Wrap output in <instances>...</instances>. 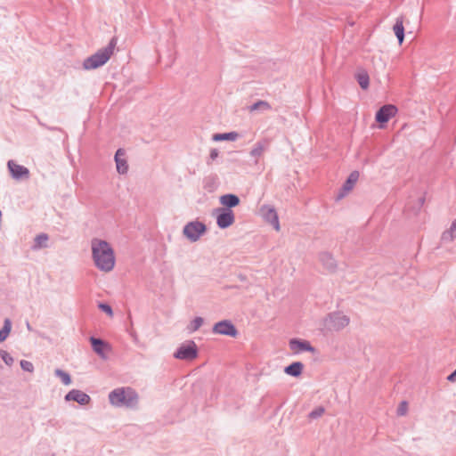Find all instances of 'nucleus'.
I'll list each match as a JSON object with an SVG mask.
<instances>
[{"mask_svg":"<svg viewBox=\"0 0 456 456\" xmlns=\"http://www.w3.org/2000/svg\"><path fill=\"white\" fill-rule=\"evenodd\" d=\"M92 256L95 266L102 272L113 270L116 263L112 247L105 240L94 239L91 242Z\"/></svg>","mask_w":456,"mask_h":456,"instance_id":"f257e3e1","label":"nucleus"},{"mask_svg":"<svg viewBox=\"0 0 456 456\" xmlns=\"http://www.w3.org/2000/svg\"><path fill=\"white\" fill-rule=\"evenodd\" d=\"M109 402L114 407L135 409L139 403V395L130 387H118L109 394Z\"/></svg>","mask_w":456,"mask_h":456,"instance_id":"f03ea898","label":"nucleus"},{"mask_svg":"<svg viewBox=\"0 0 456 456\" xmlns=\"http://www.w3.org/2000/svg\"><path fill=\"white\" fill-rule=\"evenodd\" d=\"M116 45V40L113 38L110 44L96 52L94 54L86 58L83 62L85 69H94L104 65L111 57Z\"/></svg>","mask_w":456,"mask_h":456,"instance_id":"7ed1b4c3","label":"nucleus"},{"mask_svg":"<svg viewBox=\"0 0 456 456\" xmlns=\"http://www.w3.org/2000/svg\"><path fill=\"white\" fill-rule=\"evenodd\" d=\"M198 347L196 344H183L174 353V357L179 360L191 361L197 357Z\"/></svg>","mask_w":456,"mask_h":456,"instance_id":"20e7f679","label":"nucleus"},{"mask_svg":"<svg viewBox=\"0 0 456 456\" xmlns=\"http://www.w3.org/2000/svg\"><path fill=\"white\" fill-rule=\"evenodd\" d=\"M206 226L200 222H191L183 228V234L191 241H196L205 232Z\"/></svg>","mask_w":456,"mask_h":456,"instance_id":"39448f33","label":"nucleus"},{"mask_svg":"<svg viewBox=\"0 0 456 456\" xmlns=\"http://www.w3.org/2000/svg\"><path fill=\"white\" fill-rule=\"evenodd\" d=\"M214 333L227 335L232 338H236L237 330L234 325L229 321H222L217 322L213 328Z\"/></svg>","mask_w":456,"mask_h":456,"instance_id":"423d86ee","label":"nucleus"},{"mask_svg":"<svg viewBox=\"0 0 456 456\" xmlns=\"http://www.w3.org/2000/svg\"><path fill=\"white\" fill-rule=\"evenodd\" d=\"M397 113V108L392 104H387L381 107L376 113V120L379 123H387Z\"/></svg>","mask_w":456,"mask_h":456,"instance_id":"0eeeda50","label":"nucleus"},{"mask_svg":"<svg viewBox=\"0 0 456 456\" xmlns=\"http://www.w3.org/2000/svg\"><path fill=\"white\" fill-rule=\"evenodd\" d=\"M290 345V350L293 354H298L305 352H308L311 354L310 359L311 360H317L320 357V353L318 350L312 346L311 344H289Z\"/></svg>","mask_w":456,"mask_h":456,"instance_id":"6e6552de","label":"nucleus"},{"mask_svg":"<svg viewBox=\"0 0 456 456\" xmlns=\"http://www.w3.org/2000/svg\"><path fill=\"white\" fill-rule=\"evenodd\" d=\"M234 222V214L231 209H219L216 223L220 228H227Z\"/></svg>","mask_w":456,"mask_h":456,"instance_id":"1a4fd4ad","label":"nucleus"},{"mask_svg":"<svg viewBox=\"0 0 456 456\" xmlns=\"http://www.w3.org/2000/svg\"><path fill=\"white\" fill-rule=\"evenodd\" d=\"M64 398L67 402L74 401L80 405H86L91 402V397L87 394L78 389L70 390Z\"/></svg>","mask_w":456,"mask_h":456,"instance_id":"9d476101","label":"nucleus"},{"mask_svg":"<svg viewBox=\"0 0 456 456\" xmlns=\"http://www.w3.org/2000/svg\"><path fill=\"white\" fill-rule=\"evenodd\" d=\"M328 325L334 329H341L346 327L349 323V319L346 315L337 313L330 315Z\"/></svg>","mask_w":456,"mask_h":456,"instance_id":"9b49d317","label":"nucleus"},{"mask_svg":"<svg viewBox=\"0 0 456 456\" xmlns=\"http://www.w3.org/2000/svg\"><path fill=\"white\" fill-rule=\"evenodd\" d=\"M8 167L12 176L16 179L28 178L29 171L27 167L17 164L13 160L8 162Z\"/></svg>","mask_w":456,"mask_h":456,"instance_id":"f8f14e48","label":"nucleus"},{"mask_svg":"<svg viewBox=\"0 0 456 456\" xmlns=\"http://www.w3.org/2000/svg\"><path fill=\"white\" fill-rule=\"evenodd\" d=\"M261 212L263 216L271 223L276 231L280 230V224L278 219V215L274 208L269 206H264L261 208Z\"/></svg>","mask_w":456,"mask_h":456,"instance_id":"ddd939ff","label":"nucleus"},{"mask_svg":"<svg viewBox=\"0 0 456 456\" xmlns=\"http://www.w3.org/2000/svg\"><path fill=\"white\" fill-rule=\"evenodd\" d=\"M359 172L358 171H353L348 178L346 179V181L345 182L342 189H341V192L339 194V197L342 198L344 197L346 194H347L348 192H350L353 188L354 187L355 183H357L358 179H359Z\"/></svg>","mask_w":456,"mask_h":456,"instance_id":"4468645a","label":"nucleus"},{"mask_svg":"<svg viewBox=\"0 0 456 456\" xmlns=\"http://www.w3.org/2000/svg\"><path fill=\"white\" fill-rule=\"evenodd\" d=\"M268 143L267 140L260 141L257 142L251 149L249 155L254 159L255 163H257L259 159L263 156L268 147Z\"/></svg>","mask_w":456,"mask_h":456,"instance_id":"2eb2a0df","label":"nucleus"},{"mask_svg":"<svg viewBox=\"0 0 456 456\" xmlns=\"http://www.w3.org/2000/svg\"><path fill=\"white\" fill-rule=\"evenodd\" d=\"M124 157H125V151L122 149H118L115 154V161H116L117 170L119 174H126L128 169L127 162Z\"/></svg>","mask_w":456,"mask_h":456,"instance_id":"dca6fc26","label":"nucleus"},{"mask_svg":"<svg viewBox=\"0 0 456 456\" xmlns=\"http://www.w3.org/2000/svg\"><path fill=\"white\" fill-rule=\"evenodd\" d=\"M393 31L398 39L399 45H402L404 40V26L403 17L396 19L395 23L393 26Z\"/></svg>","mask_w":456,"mask_h":456,"instance_id":"f3484780","label":"nucleus"},{"mask_svg":"<svg viewBox=\"0 0 456 456\" xmlns=\"http://www.w3.org/2000/svg\"><path fill=\"white\" fill-rule=\"evenodd\" d=\"M320 262L322 263V267L328 272H332L336 268L335 259L328 253H323L320 256Z\"/></svg>","mask_w":456,"mask_h":456,"instance_id":"a211bd4d","label":"nucleus"},{"mask_svg":"<svg viewBox=\"0 0 456 456\" xmlns=\"http://www.w3.org/2000/svg\"><path fill=\"white\" fill-rule=\"evenodd\" d=\"M93 350L102 359H107L111 352L110 344H92Z\"/></svg>","mask_w":456,"mask_h":456,"instance_id":"6ab92c4d","label":"nucleus"},{"mask_svg":"<svg viewBox=\"0 0 456 456\" xmlns=\"http://www.w3.org/2000/svg\"><path fill=\"white\" fill-rule=\"evenodd\" d=\"M303 363L300 362H295L285 367L284 372L292 377H298L301 375L303 370Z\"/></svg>","mask_w":456,"mask_h":456,"instance_id":"aec40b11","label":"nucleus"},{"mask_svg":"<svg viewBox=\"0 0 456 456\" xmlns=\"http://www.w3.org/2000/svg\"><path fill=\"white\" fill-rule=\"evenodd\" d=\"M220 202L225 207L233 208L239 205L240 200L234 194H226L220 198Z\"/></svg>","mask_w":456,"mask_h":456,"instance_id":"412c9836","label":"nucleus"},{"mask_svg":"<svg viewBox=\"0 0 456 456\" xmlns=\"http://www.w3.org/2000/svg\"><path fill=\"white\" fill-rule=\"evenodd\" d=\"M356 79L362 89H367L370 84V77L365 70H361L356 74Z\"/></svg>","mask_w":456,"mask_h":456,"instance_id":"4be33fe9","label":"nucleus"},{"mask_svg":"<svg viewBox=\"0 0 456 456\" xmlns=\"http://www.w3.org/2000/svg\"><path fill=\"white\" fill-rule=\"evenodd\" d=\"M239 137L238 133L236 132H230V133H224V134H216L213 136L214 141H235Z\"/></svg>","mask_w":456,"mask_h":456,"instance_id":"5701e85b","label":"nucleus"},{"mask_svg":"<svg viewBox=\"0 0 456 456\" xmlns=\"http://www.w3.org/2000/svg\"><path fill=\"white\" fill-rule=\"evenodd\" d=\"M54 375L56 377H58V378H60L61 382L64 385L68 386V385L71 384V378H70V375L68 372H66V371H64V370H62L61 369H56L54 370Z\"/></svg>","mask_w":456,"mask_h":456,"instance_id":"b1692460","label":"nucleus"},{"mask_svg":"<svg viewBox=\"0 0 456 456\" xmlns=\"http://www.w3.org/2000/svg\"><path fill=\"white\" fill-rule=\"evenodd\" d=\"M48 236L45 233L39 234L35 239V248H40L46 246Z\"/></svg>","mask_w":456,"mask_h":456,"instance_id":"393cba45","label":"nucleus"},{"mask_svg":"<svg viewBox=\"0 0 456 456\" xmlns=\"http://www.w3.org/2000/svg\"><path fill=\"white\" fill-rule=\"evenodd\" d=\"M11 322L5 320L3 329L0 330V342L4 341L8 337L11 331Z\"/></svg>","mask_w":456,"mask_h":456,"instance_id":"a878e982","label":"nucleus"},{"mask_svg":"<svg viewBox=\"0 0 456 456\" xmlns=\"http://www.w3.org/2000/svg\"><path fill=\"white\" fill-rule=\"evenodd\" d=\"M271 108L270 104L265 101H259L249 107L250 111H255L258 109L269 110Z\"/></svg>","mask_w":456,"mask_h":456,"instance_id":"bb28decb","label":"nucleus"},{"mask_svg":"<svg viewBox=\"0 0 456 456\" xmlns=\"http://www.w3.org/2000/svg\"><path fill=\"white\" fill-rule=\"evenodd\" d=\"M203 323V319L201 317H195L189 325V330L191 331L197 330Z\"/></svg>","mask_w":456,"mask_h":456,"instance_id":"cd10ccee","label":"nucleus"},{"mask_svg":"<svg viewBox=\"0 0 456 456\" xmlns=\"http://www.w3.org/2000/svg\"><path fill=\"white\" fill-rule=\"evenodd\" d=\"M455 234H456V220L452 223L450 231L444 233L443 238L444 240H453Z\"/></svg>","mask_w":456,"mask_h":456,"instance_id":"c85d7f7f","label":"nucleus"},{"mask_svg":"<svg viewBox=\"0 0 456 456\" xmlns=\"http://www.w3.org/2000/svg\"><path fill=\"white\" fill-rule=\"evenodd\" d=\"M0 356L2 360L5 362L6 365H12L14 360L13 358L4 350H0Z\"/></svg>","mask_w":456,"mask_h":456,"instance_id":"c756f323","label":"nucleus"},{"mask_svg":"<svg viewBox=\"0 0 456 456\" xmlns=\"http://www.w3.org/2000/svg\"><path fill=\"white\" fill-rule=\"evenodd\" d=\"M20 364V368L24 371H28V372H30V373H32L34 371V365H33V363L31 362L26 361V360H21Z\"/></svg>","mask_w":456,"mask_h":456,"instance_id":"7c9ffc66","label":"nucleus"},{"mask_svg":"<svg viewBox=\"0 0 456 456\" xmlns=\"http://www.w3.org/2000/svg\"><path fill=\"white\" fill-rule=\"evenodd\" d=\"M407 411H408L407 402H405V401L401 402L397 408V414L399 416H404L407 413Z\"/></svg>","mask_w":456,"mask_h":456,"instance_id":"2f4dec72","label":"nucleus"},{"mask_svg":"<svg viewBox=\"0 0 456 456\" xmlns=\"http://www.w3.org/2000/svg\"><path fill=\"white\" fill-rule=\"evenodd\" d=\"M324 413V408L318 407L309 413L310 419H317Z\"/></svg>","mask_w":456,"mask_h":456,"instance_id":"473e14b6","label":"nucleus"},{"mask_svg":"<svg viewBox=\"0 0 456 456\" xmlns=\"http://www.w3.org/2000/svg\"><path fill=\"white\" fill-rule=\"evenodd\" d=\"M99 307L100 309L104 312L105 314H107L110 317H112L113 315V312H112V309L111 307L107 305V304H100L99 305Z\"/></svg>","mask_w":456,"mask_h":456,"instance_id":"72a5a7b5","label":"nucleus"},{"mask_svg":"<svg viewBox=\"0 0 456 456\" xmlns=\"http://www.w3.org/2000/svg\"><path fill=\"white\" fill-rule=\"evenodd\" d=\"M447 379L451 382H454L456 380V370L447 377Z\"/></svg>","mask_w":456,"mask_h":456,"instance_id":"f704fd0d","label":"nucleus"},{"mask_svg":"<svg viewBox=\"0 0 456 456\" xmlns=\"http://www.w3.org/2000/svg\"><path fill=\"white\" fill-rule=\"evenodd\" d=\"M91 342L96 343V342H102V341L100 339H96V338H91Z\"/></svg>","mask_w":456,"mask_h":456,"instance_id":"c9c22d12","label":"nucleus"}]
</instances>
